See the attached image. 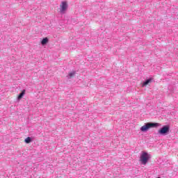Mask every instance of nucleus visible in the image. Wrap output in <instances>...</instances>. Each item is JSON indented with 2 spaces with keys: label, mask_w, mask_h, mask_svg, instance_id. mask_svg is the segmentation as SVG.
I'll return each mask as SVG.
<instances>
[{
  "label": "nucleus",
  "mask_w": 178,
  "mask_h": 178,
  "mask_svg": "<svg viewBox=\"0 0 178 178\" xmlns=\"http://www.w3.org/2000/svg\"><path fill=\"white\" fill-rule=\"evenodd\" d=\"M74 74H76V71H73L72 72H70L69 73L70 79H72V77H74Z\"/></svg>",
  "instance_id": "nucleus-9"
},
{
  "label": "nucleus",
  "mask_w": 178,
  "mask_h": 178,
  "mask_svg": "<svg viewBox=\"0 0 178 178\" xmlns=\"http://www.w3.org/2000/svg\"><path fill=\"white\" fill-rule=\"evenodd\" d=\"M24 142H25L26 144H30V143H31V138L27 137V138L24 140Z\"/></svg>",
  "instance_id": "nucleus-8"
},
{
  "label": "nucleus",
  "mask_w": 178,
  "mask_h": 178,
  "mask_svg": "<svg viewBox=\"0 0 178 178\" xmlns=\"http://www.w3.org/2000/svg\"><path fill=\"white\" fill-rule=\"evenodd\" d=\"M159 126V123H154V122H147L145 125L141 127L140 130L142 131H147L149 129H152L154 127H158Z\"/></svg>",
  "instance_id": "nucleus-1"
},
{
  "label": "nucleus",
  "mask_w": 178,
  "mask_h": 178,
  "mask_svg": "<svg viewBox=\"0 0 178 178\" xmlns=\"http://www.w3.org/2000/svg\"><path fill=\"white\" fill-rule=\"evenodd\" d=\"M169 130H170L169 126L165 125L159 130V134H162V135L166 134L169 133Z\"/></svg>",
  "instance_id": "nucleus-4"
},
{
  "label": "nucleus",
  "mask_w": 178,
  "mask_h": 178,
  "mask_svg": "<svg viewBox=\"0 0 178 178\" xmlns=\"http://www.w3.org/2000/svg\"><path fill=\"white\" fill-rule=\"evenodd\" d=\"M48 41H49L48 38H43L41 42L42 45H45V44H47Z\"/></svg>",
  "instance_id": "nucleus-7"
},
{
  "label": "nucleus",
  "mask_w": 178,
  "mask_h": 178,
  "mask_svg": "<svg viewBox=\"0 0 178 178\" xmlns=\"http://www.w3.org/2000/svg\"><path fill=\"white\" fill-rule=\"evenodd\" d=\"M148 159H149V155H148V153L143 152L140 156V162L143 163V165H147V162H148Z\"/></svg>",
  "instance_id": "nucleus-2"
},
{
  "label": "nucleus",
  "mask_w": 178,
  "mask_h": 178,
  "mask_svg": "<svg viewBox=\"0 0 178 178\" xmlns=\"http://www.w3.org/2000/svg\"><path fill=\"white\" fill-rule=\"evenodd\" d=\"M25 94H26V90H23L22 92L18 95V97H17L18 99H22V98H23Z\"/></svg>",
  "instance_id": "nucleus-5"
},
{
  "label": "nucleus",
  "mask_w": 178,
  "mask_h": 178,
  "mask_svg": "<svg viewBox=\"0 0 178 178\" xmlns=\"http://www.w3.org/2000/svg\"><path fill=\"white\" fill-rule=\"evenodd\" d=\"M60 13H65V12H66V10L67 9V2L62 1L61 4L60 5Z\"/></svg>",
  "instance_id": "nucleus-3"
},
{
  "label": "nucleus",
  "mask_w": 178,
  "mask_h": 178,
  "mask_svg": "<svg viewBox=\"0 0 178 178\" xmlns=\"http://www.w3.org/2000/svg\"><path fill=\"white\" fill-rule=\"evenodd\" d=\"M151 81H152V79H149L147 81H145L143 83V87L145 86H148V84H149V83H151Z\"/></svg>",
  "instance_id": "nucleus-6"
}]
</instances>
